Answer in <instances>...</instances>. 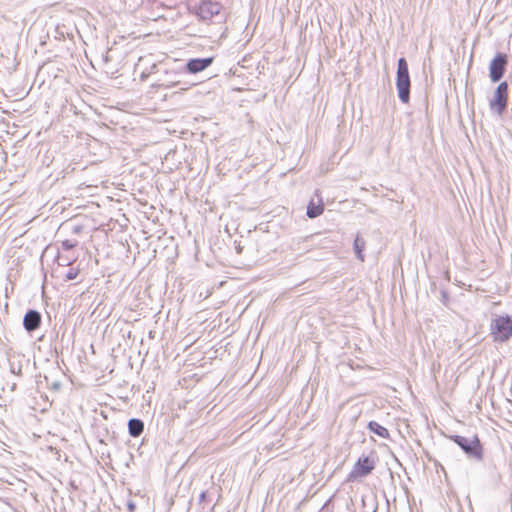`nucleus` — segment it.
<instances>
[{"instance_id": "obj_10", "label": "nucleus", "mask_w": 512, "mask_h": 512, "mask_svg": "<svg viewBox=\"0 0 512 512\" xmlns=\"http://www.w3.org/2000/svg\"><path fill=\"white\" fill-rule=\"evenodd\" d=\"M144 431V422L139 418H131L128 421V433L131 437H139Z\"/></svg>"}, {"instance_id": "obj_17", "label": "nucleus", "mask_w": 512, "mask_h": 512, "mask_svg": "<svg viewBox=\"0 0 512 512\" xmlns=\"http://www.w3.org/2000/svg\"><path fill=\"white\" fill-rule=\"evenodd\" d=\"M10 370L12 373H14L16 375H21V366L20 365L18 367H15L14 363H11Z\"/></svg>"}, {"instance_id": "obj_18", "label": "nucleus", "mask_w": 512, "mask_h": 512, "mask_svg": "<svg viewBox=\"0 0 512 512\" xmlns=\"http://www.w3.org/2000/svg\"><path fill=\"white\" fill-rule=\"evenodd\" d=\"M127 510L129 512H135L136 511V504L133 502V501H128L127 502Z\"/></svg>"}, {"instance_id": "obj_1", "label": "nucleus", "mask_w": 512, "mask_h": 512, "mask_svg": "<svg viewBox=\"0 0 512 512\" xmlns=\"http://www.w3.org/2000/svg\"><path fill=\"white\" fill-rule=\"evenodd\" d=\"M490 331L494 341H508L512 336V317L495 315L491 320Z\"/></svg>"}, {"instance_id": "obj_12", "label": "nucleus", "mask_w": 512, "mask_h": 512, "mask_svg": "<svg viewBox=\"0 0 512 512\" xmlns=\"http://www.w3.org/2000/svg\"><path fill=\"white\" fill-rule=\"evenodd\" d=\"M364 248H365L364 239L362 237H360L359 235H357L354 239L353 249L356 254V257L360 261H364V255H363Z\"/></svg>"}, {"instance_id": "obj_5", "label": "nucleus", "mask_w": 512, "mask_h": 512, "mask_svg": "<svg viewBox=\"0 0 512 512\" xmlns=\"http://www.w3.org/2000/svg\"><path fill=\"white\" fill-rule=\"evenodd\" d=\"M507 64V59L504 54H498L490 63L489 76L493 82L499 81L504 72Z\"/></svg>"}, {"instance_id": "obj_7", "label": "nucleus", "mask_w": 512, "mask_h": 512, "mask_svg": "<svg viewBox=\"0 0 512 512\" xmlns=\"http://www.w3.org/2000/svg\"><path fill=\"white\" fill-rule=\"evenodd\" d=\"M42 323V315L36 309H28L23 317V327L28 333L36 331Z\"/></svg>"}, {"instance_id": "obj_16", "label": "nucleus", "mask_w": 512, "mask_h": 512, "mask_svg": "<svg viewBox=\"0 0 512 512\" xmlns=\"http://www.w3.org/2000/svg\"><path fill=\"white\" fill-rule=\"evenodd\" d=\"M77 244H78V242L76 240L72 241V240L66 239V240L62 241L61 247L64 251H69V250L73 249L74 247H76Z\"/></svg>"}, {"instance_id": "obj_9", "label": "nucleus", "mask_w": 512, "mask_h": 512, "mask_svg": "<svg viewBox=\"0 0 512 512\" xmlns=\"http://www.w3.org/2000/svg\"><path fill=\"white\" fill-rule=\"evenodd\" d=\"M315 194L319 197L318 203L316 204L312 199L307 205L306 215L310 219L317 218L324 212V203L322 198L319 196V191L316 190Z\"/></svg>"}, {"instance_id": "obj_6", "label": "nucleus", "mask_w": 512, "mask_h": 512, "mask_svg": "<svg viewBox=\"0 0 512 512\" xmlns=\"http://www.w3.org/2000/svg\"><path fill=\"white\" fill-rule=\"evenodd\" d=\"M214 61V57L191 58L185 66L184 71L189 74H197L207 69Z\"/></svg>"}, {"instance_id": "obj_20", "label": "nucleus", "mask_w": 512, "mask_h": 512, "mask_svg": "<svg viewBox=\"0 0 512 512\" xmlns=\"http://www.w3.org/2000/svg\"><path fill=\"white\" fill-rule=\"evenodd\" d=\"M50 387L52 390L58 391L61 387V383L59 381H54Z\"/></svg>"}, {"instance_id": "obj_25", "label": "nucleus", "mask_w": 512, "mask_h": 512, "mask_svg": "<svg viewBox=\"0 0 512 512\" xmlns=\"http://www.w3.org/2000/svg\"><path fill=\"white\" fill-rule=\"evenodd\" d=\"M81 229H82V227H81V226H76V227L74 228V232H75V233H79V232L81 231Z\"/></svg>"}, {"instance_id": "obj_15", "label": "nucleus", "mask_w": 512, "mask_h": 512, "mask_svg": "<svg viewBox=\"0 0 512 512\" xmlns=\"http://www.w3.org/2000/svg\"><path fill=\"white\" fill-rule=\"evenodd\" d=\"M79 274V269L78 268H74V267H71L66 273H65V280L66 281H71V280H74L77 278Z\"/></svg>"}, {"instance_id": "obj_8", "label": "nucleus", "mask_w": 512, "mask_h": 512, "mask_svg": "<svg viewBox=\"0 0 512 512\" xmlns=\"http://www.w3.org/2000/svg\"><path fill=\"white\" fill-rule=\"evenodd\" d=\"M220 12V5L216 2L211 1H203L198 9L197 15L202 20H211L214 16L218 15Z\"/></svg>"}, {"instance_id": "obj_19", "label": "nucleus", "mask_w": 512, "mask_h": 512, "mask_svg": "<svg viewBox=\"0 0 512 512\" xmlns=\"http://www.w3.org/2000/svg\"><path fill=\"white\" fill-rule=\"evenodd\" d=\"M207 492L206 491H202L199 495V503H204L206 500H207Z\"/></svg>"}, {"instance_id": "obj_14", "label": "nucleus", "mask_w": 512, "mask_h": 512, "mask_svg": "<svg viewBox=\"0 0 512 512\" xmlns=\"http://www.w3.org/2000/svg\"><path fill=\"white\" fill-rule=\"evenodd\" d=\"M368 428L374 434L384 437V426L380 425L379 423L375 421H370L368 424Z\"/></svg>"}, {"instance_id": "obj_21", "label": "nucleus", "mask_w": 512, "mask_h": 512, "mask_svg": "<svg viewBox=\"0 0 512 512\" xmlns=\"http://www.w3.org/2000/svg\"><path fill=\"white\" fill-rule=\"evenodd\" d=\"M149 76H150V73H149L147 70H145V71H143V72L140 74V80H141V81H145V80H147V79H148V77H149Z\"/></svg>"}, {"instance_id": "obj_4", "label": "nucleus", "mask_w": 512, "mask_h": 512, "mask_svg": "<svg viewBox=\"0 0 512 512\" xmlns=\"http://www.w3.org/2000/svg\"><path fill=\"white\" fill-rule=\"evenodd\" d=\"M375 467V460L373 455L359 457L356 461L348 479L351 480L356 477H365L371 473Z\"/></svg>"}, {"instance_id": "obj_22", "label": "nucleus", "mask_w": 512, "mask_h": 512, "mask_svg": "<svg viewBox=\"0 0 512 512\" xmlns=\"http://www.w3.org/2000/svg\"><path fill=\"white\" fill-rule=\"evenodd\" d=\"M147 71L150 73V75H151V74L156 73V72L158 71V65H157V64H153V65L150 67V69H149V70H147Z\"/></svg>"}, {"instance_id": "obj_3", "label": "nucleus", "mask_w": 512, "mask_h": 512, "mask_svg": "<svg viewBox=\"0 0 512 512\" xmlns=\"http://www.w3.org/2000/svg\"><path fill=\"white\" fill-rule=\"evenodd\" d=\"M508 102V84L502 82L498 85L489 100V107L492 112L500 116L505 110Z\"/></svg>"}, {"instance_id": "obj_13", "label": "nucleus", "mask_w": 512, "mask_h": 512, "mask_svg": "<svg viewBox=\"0 0 512 512\" xmlns=\"http://www.w3.org/2000/svg\"><path fill=\"white\" fill-rule=\"evenodd\" d=\"M180 84V81L174 79H162L159 78L155 83L152 84V88H172L176 87Z\"/></svg>"}, {"instance_id": "obj_24", "label": "nucleus", "mask_w": 512, "mask_h": 512, "mask_svg": "<svg viewBox=\"0 0 512 512\" xmlns=\"http://www.w3.org/2000/svg\"><path fill=\"white\" fill-rule=\"evenodd\" d=\"M164 73H165V75H166V76H173V75H175V74H176L175 72H173V71H168V70H165V72H164Z\"/></svg>"}, {"instance_id": "obj_23", "label": "nucleus", "mask_w": 512, "mask_h": 512, "mask_svg": "<svg viewBox=\"0 0 512 512\" xmlns=\"http://www.w3.org/2000/svg\"><path fill=\"white\" fill-rule=\"evenodd\" d=\"M72 263L71 260L69 259H63L62 262H59L60 265H63V266H68Z\"/></svg>"}, {"instance_id": "obj_2", "label": "nucleus", "mask_w": 512, "mask_h": 512, "mask_svg": "<svg viewBox=\"0 0 512 512\" xmlns=\"http://www.w3.org/2000/svg\"><path fill=\"white\" fill-rule=\"evenodd\" d=\"M396 86L398 96L403 103H408L410 94V77L408 72V65L404 58L398 61L397 81Z\"/></svg>"}, {"instance_id": "obj_26", "label": "nucleus", "mask_w": 512, "mask_h": 512, "mask_svg": "<svg viewBox=\"0 0 512 512\" xmlns=\"http://www.w3.org/2000/svg\"><path fill=\"white\" fill-rule=\"evenodd\" d=\"M328 502H326L325 504H323V507H322V510L325 509V507L327 506Z\"/></svg>"}, {"instance_id": "obj_11", "label": "nucleus", "mask_w": 512, "mask_h": 512, "mask_svg": "<svg viewBox=\"0 0 512 512\" xmlns=\"http://www.w3.org/2000/svg\"><path fill=\"white\" fill-rule=\"evenodd\" d=\"M455 442L465 451V452H472L476 446L478 445V439L477 438H473V439H466L464 437H461V436H456L455 437Z\"/></svg>"}]
</instances>
